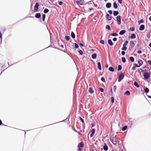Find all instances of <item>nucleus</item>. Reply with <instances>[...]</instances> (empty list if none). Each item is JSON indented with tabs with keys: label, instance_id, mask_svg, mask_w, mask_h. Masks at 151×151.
I'll return each instance as SVG.
<instances>
[{
	"label": "nucleus",
	"instance_id": "61",
	"mask_svg": "<svg viewBox=\"0 0 151 151\" xmlns=\"http://www.w3.org/2000/svg\"><path fill=\"white\" fill-rule=\"evenodd\" d=\"M2 124V122L1 120H0V125H1Z\"/></svg>",
	"mask_w": 151,
	"mask_h": 151
},
{
	"label": "nucleus",
	"instance_id": "58",
	"mask_svg": "<svg viewBox=\"0 0 151 151\" xmlns=\"http://www.w3.org/2000/svg\"><path fill=\"white\" fill-rule=\"evenodd\" d=\"M82 150V149L80 147H79L78 148V150L79 151H81Z\"/></svg>",
	"mask_w": 151,
	"mask_h": 151
},
{
	"label": "nucleus",
	"instance_id": "62",
	"mask_svg": "<svg viewBox=\"0 0 151 151\" xmlns=\"http://www.w3.org/2000/svg\"><path fill=\"white\" fill-rule=\"evenodd\" d=\"M147 96L149 98L151 99V96Z\"/></svg>",
	"mask_w": 151,
	"mask_h": 151
},
{
	"label": "nucleus",
	"instance_id": "3",
	"mask_svg": "<svg viewBox=\"0 0 151 151\" xmlns=\"http://www.w3.org/2000/svg\"><path fill=\"white\" fill-rule=\"evenodd\" d=\"M124 76V75L123 74H119L118 81V82H119L122 80Z\"/></svg>",
	"mask_w": 151,
	"mask_h": 151
},
{
	"label": "nucleus",
	"instance_id": "37",
	"mask_svg": "<svg viewBox=\"0 0 151 151\" xmlns=\"http://www.w3.org/2000/svg\"><path fill=\"white\" fill-rule=\"evenodd\" d=\"M144 22V20L142 19H141L138 22L139 24L141 23H143Z\"/></svg>",
	"mask_w": 151,
	"mask_h": 151
},
{
	"label": "nucleus",
	"instance_id": "14",
	"mask_svg": "<svg viewBox=\"0 0 151 151\" xmlns=\"http://www.w3.org/2000/svg\"><path fill=\"white\" fill-rule=\"evenodd\" d=\"M108 43L110 46H112L113 45V43L111 39L108 40Z\"/></svg>",
	"mask_w": 151,
	"mask_h": 151
},
{
	"label": "nucleus",
	"instance_id": "5",
	"mask_svg": "<svg viewBox=\"0 0 151 151\" xmlns=\"http://www.w3.org/2000/svg\"><path fill=\"white\" fill-rule=\"evenodd\" d=\"M76 3L78 5H82L84 3V1L83 0H78L76 1Z\"/></svg>",
	"mask_w": 151,
	"mask_h": 151
},
{
	"label": "nucleus",
	"instance_id": "16",
	"mask_svg": "<svg viewBox=\"0 0 151 151\" xmlns=\"http://www.w3.org/2000/svg\"><path fill=\"white\" fill-rule=\"evenodd\" d=\"M126 31L125 30H122L120 31L119 33L120 35H122L126 32Z\"/></svg>",
	"mask_w": 151,
	"mask_h": 151
},
{
	"label": "nucleus",
	"instance_id": "23",
	"mask_svg": "<svg viewBox=\"0 0 151 151\" xmlns=\"http://www.w3.org/2000/svg\"><path fill=\"white\" fill-rule=\"evenodd\" d=\"M134 85L137 88H139V86L137 82L135 81L134 83Z\"/></svg>",
	"mask_w": 151,
	"mask_h": 151
},
{
	"label": "nucleus",
	"instance_id": "35",
	"mask_svg": "<svg viewBox=\"0 0 151 151\" xmlns=\"http://www.w3.org/2000/svg\"><path fill=\"white\" fill-rule=\"evenodd\" d=\"M122 61L123 63H125L126 61V59H125V58L124 57L122 58Z\"/></svg>",
	"mask_w": 151,
	"mask_h": 151
},
{
	"label": "nucleus",
	"instance_id": "21",
	"mask_svg": "<svg viewBox=\"0 0 151 151\" xmlns=\"http://www.w3.org/2000/svg\"><path fill=\"white\" fill-rule=\"evenodd\" d=\"M96 53H94L92 55V58L93 59H95L96 58Z\"/></svg>",
	"mask_w": 151,
	"mask_h": 151
},
{
	"label": "nucleus",
	"instance_id": "25",
	"mask_svg": "<svg viewBox=\"0 0 151 151\" xmlns=\"http://www.w3.org/2000/svg\"><path fill=\"white\" fill-rule=\"evenodd\" d=\"M149 89L147 87L145 88V92L146 93H148L149 92Z\"/></svg>",
	"mask_w": 151,
	"mask_h": 151
},
{
	"label": "nucleus",
	"instance_id": "27",
	"mask_svg": "<svg viewBox=\"0 0 151 151\" xmlns=\"http://www.w3.org/2000/svg\"><path fill=\"white\" fill-rule=\"evenodd\" d=\"M118 12L117 11H115L113 12V14L114 16H116L118 14Z\"/></svg>",
	"mask_w": 151,
	"mask_h": 151
},
{
	"label": "nucleus",
	"instance_id": "32",
	"mask_svg": "<svg viewBox=\"0 0 151 151\" xmlns=\"http://www.w3.org/2000/svg\"><path fill=\"white\" fill-rule=\"evenodd\" d=\"M122 67L121 65H118V71H119V70H121L122 69Z\"/></svg>",
	"mask_w": 151,
	"mask_h": 151
},
{
	"label": "nucleus",
	"instance_id": "47",
	"mask_svg": "<svg viewBox=\"0 0 151 151\" xmlns=\"http://www.w3.org/2000/svg\"><path fill=\"white\" fill-rule=\"evenodd\" d=\"M134 65L135 67H139L140 66L139 65H137V64H134Z\"/></svg>",
	"mask_w": 151,
	"mask_h": 151
},
{
	"label": "nucleus",
	"instance_id": "42",
	"mask_svg": "<svg viewBox=\"0 0 151 151\" xmlns=\"http://www.w3.org/2000/svg\"><path fill=\"white\" fill-rule=\"evenodd\" d=\"M113 88V90H114V91L115 92L116 91V86H114Z\"/></svg>",
	"mask_w": 151,
	"mask_h": 151
},
{
	"label": "nucleus",
	"instance_id": "46",
	"mask_svg": "<svg viewBox=\"0 0 151 151\" xmlns=\"http://www.w3.org/2000/svg\"><path fill=\"white\" fill-rule=\"evenodd\" d=\"M100 91L101 92H104V90L103 89V88H100Z\"/></svg>",
	"mask_w": 151,
	"mask_h": 151
},
{
	"label": "nucleus",
	"instance_id": "34",
	"mask_svg": "<svg viewBox=\"0 0 151 151\" xmlns=\"http://www.w3.org/2000/svg\"><path fill=\"white\" fill-rule=\"evenodd\" d=\"M45 17V14H43L42 15V19L43 21H44Z\"/></svg>",
	"mask_w": 151,
	"mask_h": 151
},
{
	"label": "nucleus",
	"instance_id": "13",
	"mask_svg": "<svg viewBox=\"0 0 151 151\" xmlns=\"http://www.w3.org/2000/svg\"><path fill=\"white\" fill-rule=\"evenodd\" d=\"M89 92L90 93H91V94H92L94 93V90L93 89V88L91 87H90L89 88Z\"/></svg>",
	"mask_w": 151,
	"mask_h": 151
},
{
	"label": "nucleus",
	"instance_id": "22",
	"mask_svg": "<svg viewBox=\"0 0 151 151\" xmlns=\"http://www.w3.org/2000/svg\"><path fill=\"white\" fill-rule=\"evenodd\" d=\"M113 6L114 7L115 9H116L117 7V4L115 2H114L113 4Z\"/></svg>",
	"mask_w": 151,
	"mask_h": 151
},
{
	"label": "nucleus",
	"instance_id": "55",
	"mask_svg": "<svg viewBox=\"0 0 151 151\" xmlns=\"http://www.w3.org/2000/svg\"><path fill=\"white\" fill-rule=\"evenodd\" d=\"M122 0H118V2L120 4H121L122 3Z\"/></svg>",
	"mask_w": 151,
	"mask_h": 151
},
{
	"label": "nucleus",
	"instance_id": "43",
	"mask_svg": "<svg viewBox=\"0 0 151 151\" xmlns=\"http://www.w3.org/2000/svg\"><path fill=\"white\" fill-rule=\"evenodd\" d=\"M100 42L102 44H104V41L103 40H101L100 41Z\"/></svg>",
	"mask_w": 151,
	"mask_h": 151
},
{
	"label": "nucleus",
	"instance_id": "63",
	"mask_svg": "<svg viewBox=\"0 0 151 151\" xmlns=\"http://www.w3.org/2000/svg\"><path fill=\"white\" fill-rule=\"evenodd\" d=\"M149 19L150 21H151V16L149 17Z\"/></svg>",
	"mask_w": 151,
	"mask_h": 151
},
{
	"label": "nucleus",
	"instance_id": "52",
	"mask_svg": "<svg viewBox=\"0 0 151 151\" xmlns=\"http://www.w3.org/2000/svg\"><path fill=\"white\" fill-rule=\"evenodd\" d=\"M148 63L151 65V61L150 60H149L147 61Z\"/></svg>",
	"mask_w": 151,
	"mask_h": 151
},
{
	"label": "nucleus",
	"instance_id": "59",
	"mask_svg": "<svg viewBox=\"0 0 151 151\" xmlns=\"http://www.w3.org/2000/svg\"><path fill=\"white\" fill-rule=\"evenodd\" d=\"M93 19L95 20H96L97 19V18L96 17H95L93 18Z\"/></svg>",
	"mask_w": 151,
	"mask_h": 151
},
{
	"label": "nucleus",
	"instance_id": "39",
	"mask_svg": "<svg viewBox=\"0 0 151 151\" xmlns=\"http://www.w3.org/2000/svg\"><path fill=\"white\" fill-rule=\"evenodd\" d=\"M95 132V130L94 129H93L91 131V134H94Z\"/></svg>",
	"mask_w": 151,
	"mask_h": 151
},
{
	"label": "nucleus",
	"instance_id": "4",
	"mask_svg": "<svg viewBox=\"0 0 151 151\" xmlns=\"http://www.w3.org/2000/svg\"><path fill=\"white\" fill-rule=\"evenodd\" d=\"M116 20L118 24L120 25L121 23V17L119 15L117 16Z\"/></svg>",
	"mask_w": 151,
	"mask_h": 151
},
{
	"label": "nucleus",
	"instance_id": "1",
	"mask_svg": "<svg viewBox=\"0 0 151 151\" xmlns=\"http://www.w3.org/2000/svg\"><path fill=\"white\" fill-rule=\"evenodd\" d=\"M110 139L111 142L114 145L116 144V139L115 136H111L110 137Z\"/></svg>",
	"mask_w": 151,
	"mask_h": 151
},
{
	"label": "nucleus",
	"instance_id": "8",
	"mask_svg": "<svg viewBox=\"0 0 151 151\" xmlns=\"http://www.w3.org/2000/svg\"><path fill=\"white\" fill-rule=\"evenodd\" d=\"M130 46L131 47L133 48L134 47L135 44L134 43V42L132 41H131L130 42Z\"/></svg>",
	"mask_w": 151,
	"mask_h": 151
},
{
	"label": "nucleus",
	"instance_id": "44",
	"mask_svg": "<svg viewBox=\"0 0 151 151\" xmlns=\"http://www.w3.org/2000/svg\"><path fill=\"white\" fill-rule=\"evenodd\" d=\"M80 120H81V121L83 123H84V120L82 119V118H81V117H80Z\"/></svg>",
	"mask_w": 151,
	"mask_h": 151
},
{
	"label": "nucleus",
	"instance_id": "38",
	"mask_svg": "<svg viewBox=\"0 0 151 151\" xmlns=\"http://www.w3.org/2000/svg\"><path fill=\"white\" fill-rule=\"evenodd\" d=\"M111 35L112 36H117L118 34H116L115 33H113L111 34Z\"/></svg>",
	"mask_w": 151,
	"mask_h": 151
},
{
	"label": "nucleus",
	"instance_id": "50",
	"mask_svg": "<svg viewBox=\"0 0 151 151\" xmlns=\"http://www.w3.org/2000/svg\"><path fill=\"white\" fill-rule=\"evenodd\" d=\"M108 12L110 14H111L112 13V12L111 10H109V11H108Z\"/></svg>",
	"mask_w": 151,
	"mask_h": 151
},
{
	"label": "nucleus",
	"instance_id": "12",
	"mask_svg": "<svg viewBox=\"0 0 151 151\" xmlns=\"http://www.w3.org/2000/svg\"><path fill=\"white\" fill-rule=\"evenodd\" d=\"M35 17L37 18H39L41 17V14L40 13H37L36 14Z\"/></svg>",
	"mask_w": 151,
	"mask_h": 151
},
{
	"label": "nucleus",
	"instance_id": "7",
	"mask_svg": "<svg viewBox=\"0 0 151 151\" xmlns=\"http://www.w3.org/2000/svg\"><path fill=\"white\" fill-rule=\"evenodd\" d=\"M143 76L144 78L146 79H147L149 77V75L147 72L144 73Z\"/></svg>",
	"mask_w": 151,
	"mask_h": 151
},
{
	"label": "nucleus",
	"instance_id": "10",
	"mask_svg": "<svg viewBox=\"0 0 151 151\" xmlns=\"http://www.w3.org/2000/svg\"><path fill=\"white\" fill-rule=\"evenodd\" d=\"M145 26L144 25H141L140 26L139 30L140 31H142L145 29Z\"/></svg>",
	"mask_w": 151,
	"mask_h": 151
},
{
	"label": "nucleus",
	"instance_id": "45",
	"mask_svg": "<svg viewBox=\"0 0 151 151\" xmlns=\"http://www.w3.org/2000/svg\"><path fill=\"white\" fill-rule=\"evenodd\" d=\"M101 80L102 81H103V82H105V78H104V77H102L101 78Z\"/></svg>",
	"mask_w": 151,
	"mask_h": 151
},
{
	"label": "nucleus",
	"instance_id": "53",
	"mask_svg": "<svg viewBox=\"0 0 151 151\" xmlns=\"http://www.w3.org/2000/svg\"><path fill=\"white\" fill-rule=\"evenodd\" d=\"M137 53L139 54H141L142 53V51L140 50H139L137 51Z\"/></svg>",
	"mask_w": 151,
	"mask_h": 151
},
{
	"label": "nucleus",
	"instance_id": "36",
	"mask_svg": "<svg viewBox=\"0 0 151 151\" xmlns=\"http://www.w3.org/2000/svg\"><path fill=\"white\" fill-rule=\"evenodd\" d=\"M111 102L112 103H113L114 102V97H112L111 98Z\"/></svg>",
	"mask_w": 151,
	"mask_h": 151
},
{
	"label": "nucleus",
	"instance_id": "49",
	"mask_svg": "<svg viewBox=\"0 0 151 151\" xmlns=\"http://www.w3.org/2000/svg\"><path fill=\"white\" fill-rule=\"evenodd\" d=\"M49 10H44V12L45 13H46L48 12Z\"/></svg>",
	"mask_w": 151,
	"mask_h": 151
},
{
	"label": "nucleus",
	"instance_id": "30",
	"mask_svg": "<svg viewBox=\"0 0 151 151\" xmlns=\"http://www.w3.org/2000/svg\"><path fill=\"white\" fill-rule=\"evenodd\" d=\"M127 126H125L124 127L122 128V130L123 131H124L126 129H127Z\"/></svg>",
	"mask_w": 151,
	"mask_h": 151
},
{
	"label": "nucleus",
	"instance_id": "17",
	"mask_svg": "<svg viewBox=\"0 0 151 151\" xmlns=\"http://www.w3.org/2000/svg\"><path fill=\"white\" fill-rule=\"evenodd\" d=\"M138 63L139 64V65L140 66L143 64V61L139 59L138 60Z\"/></svg>",
	"mask_w": 151,
	"mask_h": 151
},
{
	"label": "nucleus",
	"instance_id": "20",
	"mask_svg": "<svg viewBox=\"0 0 151 151\" xmlns=\"http://www.w3.org/2000/svg\"><path fill=\"white\" fill-rule=\"evenodd\" d=\"M111 4L110 3H107L106 5V6L107 8H110L111 7Z\"/></svg>",
	"mask_w": 151,
	"mask_h": 151
},
{
	"label": "nucleus",
	"instance_id": "48",
	"mask_svg": "<svg viewBox=\"0 0 151 151\" xmlns=\"http://www.w3.org/2000/svg\"><path fill=\"white\" fill-rule=\"evenodd\" d=\"M122 55H125V52L124 51H122Z\"/></svg>",
	"mask_w": 151,
	"mask_h": 151
},
{
	"label": "nucleus",
	"instance_id": "31",
	"mask_svg": "<svg viewBox=\"0 0 151 151\" xmlns=\"http://www.w3.org/2000/svg\"><path fill=\"white\" fill-rule=\"evenodd\" d=\"M71 37L74 38H75V34L73 32H72L71 33Z\"/></svg>",
	"mask_w": 151,
	"mask_h": 151
},
{
	"label": "nucleus",
	"instance_id": "57",
	"mask_svg": "<svg viewBox=\"0 0 151 151\" xmlns=\"http://www.w3.org/2000/svg\"><path fill=\"white\" fill-rule=\"evenodd\" d=\"M79 45H81V46H82V47H83L84 46L83 45V44L81 43H79Z\"/></svg>",
	"mask_w": 151,
	"mask_h": 151
},
{
	"label": "nucleus",
	"instance_id": "54",
	"mask_svg": "<svg viewBox=\"0 0 151 151\" xmlns=\"http://www.w3.org/2000/svg\"><path fill=\"white\" fill-rule=\"evenodd\" d=\"M63 3V2L62 1H60L59 3V4L60 5H62V4Z\"/></svg>",
	"mask_w": 151,
	"mask_h": 151
},
{
	"label": "nucleus",
	"instance_id": "18",
	"mask_svg": "<svg viewBox=\"0 0 151 151\" xmlns=\"http://www.w3.org/2000/svg\"><path fill=\"white\" fill-rule=\"evenodd\" d=\"M97 64L98 65V67L99 69L100 70H101V63L100 62H98Z\"/></svg>",
	"mask_w": 151,
	"mask_h": 151
},
{
	"label": "nucleus",
	"instance_id": "33",
	"mask_svg": "<svg viewBox=\"0 0 151 151\" xmlns=\"http://www.w3.org/2000/svg\"><path fill=\"white\" fill-rule=\"evenodd\" d=\"M106 28L109 30H111V28L108 25H106Z\"/></svg>",
	"mask_w": 151,
	"mask_h": 151
},
{
	"label": "nucleus",
	"instance_id": "28",
	"mask_svg": "<svg viewBox=\"0 0 151 151\" xmlns=\"http://www.w3.org/2000/svg\"><path fill=\"white\" fill-rule=\"evenodd\" d=\"M129 59L132 62H133L134 61V58L133 57H130Z\"/></svg>",
	"mask_w": 151,
	"mask_h": 151
},
{
	"label": "nucleus",
	"instance_id": "29",
	"mask_svg": "<svg viewBox=\"0 0 151 151\" xmlns=\"http://www.w3.org/2000/svg\"><path fill=\"white\" fill-rule=\"evenodd\" d=\"M65 39L67 41H69L70 39V37L69 36H65Z\"/></svg>",
	"mask_w": 151,
	"mask_h": 151
},
{
	"label": "nucleus",
	"instance_id": "26",
	"mask_svg": "<svg viewBox=\"0 0 151 151\" xmlns=\"http://www.w3.org/2000/svg\"><path fill=\"white\" fill-rule=\"evenodd\" d=\"M124 94L127 95H130V93L129 91H126L124 93Z\"/></svg>",
	"mask_w": 151,
	"mask_h": 151
},
{
	"label": "nucleus",
	"instance_id": "41",
	"mask_svg": "<svg viewBox=\"0 0 151 151\" xmlns=\"http://www.w3.org/2000/svg\"><path fill=\"white\" fill-rule=\"evenodd\" d=\"M78 52L81 55H82L83 54V52L81 50H79Z\"/></svg>",
	"mask_w": 151,
	"mask_h": 151
},
{
	"label": "nucleus",
	"instance_id": "2",
	"mask_svg": "<svg viewBox=\"0 0 151 151\" xmlns=\"http://www.w3.org/2000/svg\"><path fill=\"white\" fill-rule=\"evenodd\" d=\"M128 43V41L127 40H126L125 41L123 45V47L122 49V50L125 51L127 50V48L126 47V46Z\"/></svg>",
	"mask_w": 151,
	"mask_h": 151
},
{
	"label": "nucleus",
	"instance_id": "11",
	"mask_svg": "<svg viewBox=\"0 0 151 151\" xmlns=\"http://www.w3.org/2000/svg\"><path fill=\"white\" fill-rule=\"evenodd\" d=\"M84 146V144L82 142L79 143L78 145V148L82 147Z\"/></svg>",
	"mask_w": 151,
	"mask_h": 151
},
{
	"label": "nucleus",
	"instance_id": "19",
	"mask_svg": "<svg viewBox=\"0 0 151 151\" xmlns=\"http://www.w3.org/2000/svg\"><path fill=\"white\" fill-rule=\"evenodd\" d=\"M136 38V35L134 34H131V38L132 39H134Z\"/></svg>",
	"mask_w": 151,
	"mask_h": 151
},
{
	"label": "nucleus",
	"instance_id": "40",
	"mask_svg": "<svg viewBox=\"0 0 151 151\" xmlns=\"http://www.w3.org/2000/svg\"><path fill=\"white\" fill-rule=\"evenodd\" d=\"M74 44L75 45V48H77L79 46L76 43H75Z\"/></svg>",
	"mask_w": 151,
	"mask_h": 151
},
{
	"label": "nucleus",
	"instance_id": "64",
	"mask_svg": "<svg viewBox=\"0 0 151 151\" xmlns=\"http://www.w3.org/2000/svg\"><path fill=\"white\" fill-rule=\"evenodd\" d=\"M149 46H150V47H151V43H150L149 44Z\"/></svg>",
	"mask_w": 151,
	"mask_h": 151
},
{
	"label": "nucleus",
	"instance_id": "51",
	"mask_svg": "<svg viewBox=\"0 0 151 151\" xmlns=\"http://www.w3.org/2000/svg\"><path fill=\"white\" fill-rule=\"evenodd\" d=\"M113 40L114 41H116L117 40V38L114 37L113 38Z\"/></svg>",
	"mask_w": 151,
	"mask_h": 151
},
{
	"label": "nucleus",
	"instance_id": "56",
	"mask_svg": "<svg viewBox=\"0 0 151 151\" xmlns=\"http://www.w3.org/2000/svg\"><path fill=\"white\" fill-rule=\"evenodd\" d=\"M136 67L134 66L132 68V70H135Z\"/></svg>",
	"mask_w": 151,
	"mask_h": 151
},
{
	"label": "nucleus",
	"instance_id": "60",
	"mask_svg": "<svg viewBox=\"0 0 151 151\" xmlns=\"http://www.w3.org/2000/svg\"><path fill=\"white\" fill-rule=\"evenodd\" d=\"M93 135H94V134H90V137H92L93 136Z\"/></svg>",
	"mask_w": 151,
	"mask_h": 151
},
{
	"label": "nucleus",
	"instance_id": "9",
	"mask_svg": "<svg viewBox=\"0 0 151 151\" xmlns=\"http://www.w3.org/2000/svg\"><path fill=\"white\" fill-rule=\"evenodd\" d=\"M103 149L105 151H107L108 150V147L106 143L104 144V145L103 146Z\"/></svg>",
	"mask_w": 151,
	"mask_h": 151
},
{
	"label": "nucleus",
	"instance_id": "15",
	"mask_svg": "<svg viewBox=\"0 0 151 151\" xmlns=\"http://www.w3.org/2000/svg\"><path fill=\"white\" fill-rule=\"evenodd\" d=\"M39 4L37 3H36L35 5L34 9H38L39 7Z\"/></svg>",
	"mask_w": 151,
	"mask_h": 151
},
{
	"label": "nucleus",
	"instance_id": "6",
	"mask_svg": "<svg viewBox=\"0 0 151 151\" xmlns=\"http://www.w3.org/2000/svg\"><path fill=\"white\" fill-rule=\"evenodd\" d=\"M106 17V19L108 21H110L112 19L111 16L108 14H107Z\"/></svg>",
	"mask_w": 151,
	"mask_h": 151
},
{
	"label": "nucleus",
	"instance_id": "24",
	"mask_svg": "<svg viewBox=\"0 0 151 151\" xmlns=\"http://www.w3.org/2000/svg\"><path fill=\"white\" fill-rule=\"evenodd\" d=\"M109 70L111 72H113L114 71V69L112 67H110L109 68Z\"/></svg>",
	"mask_w": 151,
	"mask_h": 151
}]
</instances>
